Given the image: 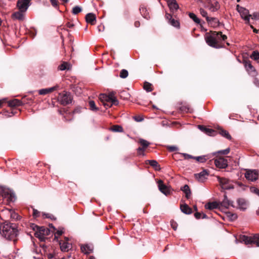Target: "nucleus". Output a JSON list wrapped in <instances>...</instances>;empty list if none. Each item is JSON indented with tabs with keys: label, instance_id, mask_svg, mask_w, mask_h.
I'll return each mask as SVG.
<instances>
[{
	"label": "nucleus",
	"instance_id": "1",
	"mask_svg": "<svg viewBox=\"0 0 259 259\" xmlns=\"http://www.w3.org/2000/svg\"><path fill=\"white\" fill-rule=\"evenodd\" d=\"M227 38V36L223 34L222 32L211 31L210 34L206 35L205 39L209 46L214 48H221L223 47L222 41Z\"/></svg>",
	"mask_w": 259,
	"mask_h": 259
},
{
	"label": "nucleus",
	"instance_id": "2",
	"mask_svg": "<svg viewBox=\"0 0 259 259\" xmlns=\"http://www.w3.org/2000/svg\"><path fill=\"white\" fill-rule=\"evenodd\" d=\"M17 232L15 224H0V233L8 240L14 239L17 235Z\"/></svg>",
	"mask_w": 259,
	"mask_h": 259
},
{
	"label": "nucleus",
	"instance_id": "3",
	"mask_svg": "<svg viewBox=\"0 0 259 259\" xmlns=\"http://www.w3.org/2000/svg\"><path fill=\"white\" fill-rule=\"evenodd\" d=\"M99 99L106 108L111 107L113 105H117L118 101L113 93L108 95L101 94Z\"/></svg>",
	"mask_w": 259,
	"mask_h": 259
},
{
	"label": "nucleus",
	"instance_id": "4",
	"mask_svg": "<svg viewBox=\"0 0 259 259\" xmlns=\"http://www.w3.org/2000/svg\"><path fill=\"white\" fill-rule=\"evenodd\" d=\"M33 225L34 226L32 227V228L35 231V236L39 238L40 241H44L46 236L50 234V230L44 226L38 227L36 225Z\"/></svg>",
	"mask_w": 259,
	"mask_h": 259
},
{
	"label": "nucleus",
	"instance_id": "5",
	"mask_svg": "<svg viewBox=\"0 0 259 259\" xmlns=\"http://www.w3.org/2000/svg\"><path fill=\"white\" fill-rule=\"evenodd\" d=\"M9 216L13 220H18L20 219V215H19L15 211L11 209H3L0 213V217L2 220H6Z\"/></svg>",
	"mask_w": 259,
	"mask_h": 259
},
{
	"label": "nucleus",
	"instance_id": "6",
	"mask_svg": "<svg viewBox=\"0 0 259 259\" xmlns=\"http://www.w3.org/2000/svg\"><path fill=\"white\" fill-rule=\"evenodd\" d=\"M242 63L243 64L246 71L249 75L252 77H256L257 75V72L254 66L251 64L250 61L244 60Z\"/></svg>",
	"mask_w": 259,
	"mask_h": 259
},
{
	"label": "nucleus",
	"instance_id": "7",
	"mask_svg": "<svg viewBox=\"0 0 259 259\" xmlns=\"http://www.w3.org/2000/svg\"><path fill=\"white\" fill-rule=\"evenodd\" d=\"M237 10L241 18L245 21V23L250 24V14H249L248 10L243 7H240L239 5L237 6Z\"/></svg>",
	"mask_w": 259,
	"mask_h": 259
},
{
	"label": "nucleus",
	"instance_id": "8",
	"mask_svg": "<svg viewBox=\"0 0 259 259\" xmlns=\"http://www.w3.org/2000/svg\"><path fill=\"white\" fill-rule=\"evenodd\" d=\"M218 181L219 182L221 188L224 190H229L234 188L232 183L228 179L217 177Z\"/></svg>",
	"mask_w": 259,
	"mask_h": 259
},
{
	"label": "nucleus",
	"instance_id": "9",
	"mask_svg": "<svg viewBox=\"0 0 259 259\" xmlns=\"http://www.w3.org/2000/svg\"><path fill=\"white\" fill-rule=\"evenodd\" d=\"M72 98L70 93L64 91L58 96V101L62 105H65L71 103Z\"/></svg>",
	"mask_w": 259,
	"mask_h": 259
},
{
	"label": "nucleus",
	"instance_id": "10",
	"mask_svg": "<svg viewBox=\"0 0 259 259\" xmlns=\"http://www.w3.org/2000/svg\"><path fill=\"white\" fill-rule=\"evenodd\" d=\"M157 185L159 190L166 196L170 195L171 193L170 187L164 184L163 181L159 180L157 181Z\"/></svg>",
	"mask_w": 259,
	"mask_h": 259
},
{
	"label": "nucleus",
	"instance_id": "11",
	"mask_svg": "<svg viewBox=\"0 0 259 259\" xmlns=\"http://www.w3.org/2000/svg\"><path fill=\"white\" fill-rule=\"evenodd\" d=\"M139 143L140 144L141 146L137 149V153L138 155L144 156L145 151L150 145V143L147 141L143 139H140L139 141Z\"/></svg>",
	"mask_w": 259,
	"mask_h": 259
},
{
	"label": "nucleus",
	"instance_id": "12",
	"mask_svg": "<svg viewBox=\"0 0 259 259\" xmlns=\"http://www.w3.org/2000/svg\"><path fill=\"white\" fill-rule=\"evenodd\" d=\"M245 177L248 180L253 182L259 178V173L256 170H249L246 172Z\"/></svg>",
	"mask_w": 259,
	"mask_h": 259
},
{
	"label": "nucleus",
	"instance_id": "13",
	"mask_svg": "<svg viewBox=\"0 0 259 259\" xmlns=\"http://www.w3.org/2000/svg\"><path fill=\"white\" fill-rule=\"evenodd\" d=\"M31 0H19L17 2V7L19 11L26 12L28 9Z\"/></svg>",
	"mask_w": 259,
	"mask_h": 259
},
{
	"label": "nucleus",
	"instance_id": "14",
	"mask_svg": "<svg viewBox=\"0 0 259 259\" xmlns=\"http://www.w3.org/2000/svg\"><path fill=\"white\" fill-rule=\"evenodd\" d=\"M214 164L218 168H225L228 166V161L224 158L220 157L214 160Z\"/></svg>",
	"mask_w": 259,
	"mask_h": 259
},
{
	"label": "nucleus",
	"instance_id": "15",
	"mask_svg": "<svg viewBox=\"0 0 259 259\" xmlns=\"http://www.w3.org/2000/svg\"><path fill=\"white\" fill-rule=\"evenodd\" d=\"M208 174L205 170H203L198 174H195V178L200 182H204L207 179Z\"/></svg>",
	"mask_w": 259,
	"mask_h": 259
},
{
	"label": "nucleus",
	"instance_id": "16",
	"mask_svg": "<svg viewBox=\"0 0 259 259\" xmlns=\"http://www.w3.org/2000/svg\"><path fill=\"white\" fill-rule=\"evenodd\" d=\"M206 8L211 12H214L220 9V6L218 2H214L208 3Z\"/></svg>",
	"mask_w": 259,
	"mask_h": 259
},
{
	"label": "nucleus",
	"instance_id": "17",
	"mask_svg": "<svg viewBox=\"0 0 259 259\" xmlns=\"http://www.w3.org/2000/svg\"><path fill=\"white\" fill-rule=\"evenodd\" d=\"M241 241L244 242L246 245L251 244L254 243V236H247L242 235L240 237Z\"/></svg>",
	"mask_w": 259,
	"mask_h": 259
},
{
	"label": "nucleus",
	"instance_id": "18",
	"mask_svg": "<svg viewBox=\"0 0 259 259\" xmlns=\"http://www.w3.org/2000/svg\"><path fill=\"white\" fill-rule=\"evenodd\" d=\"M238 208L241 210H245L248 207V203L243 198H239L237 200Z\"/></svg>",
	"mask_w": 259,
	"mask_h": 259
},
{
	"label": "nucleus",
	"instance_id": "19",
	"mask_svg": "<svg viewBox=\"0 0 259 259\" xmlns=\"http://www.w3.org/2000/svg\"><path fill=\"white\" fill-rule=\"evenodd\" d=\"M167 5L170 11L172 12L176 11L179 8L178 3L175 0H168Z\"/></svg>",
	"mask_w": 259,
	"mask_h": 259
},
{
	"label": "nucleus",
	"instance_id": "20",
	"mask_svg": "<svg viewBox=\"0 0 259 259\" xmlns=\"http://www.w3.org/2000/svg\"><path fill=\"white\" fill-rule=\"evenodd\" d=\"M85 20L88 23L94 25L96 22V15L93 13H89L85 16Z\"/></svg>",
	"mask_w": 259,
	"mask_h": 259
},
{
	"label": "nucleus",
	"instance_id": "21",
	"mask_svg": "<svg viewBox=\"0 0 259 259\" xmlns=\"http://www.w3.org/2000/svg\"><path fill=\"white\" fill-rule=\"evenodd\" d=\"M81 252L84 254H90L93 251V246L92 245L84 244L80 247Z\"/></svg>",
	"mask_w": 259,
	"mask_h": 259
},
{
	"label": "nucleus",
	"instance_id": "22",
	"mask_svg": "<svg viewBox=\"0 0 259 259\" xmlns=\"http://www.w3.org/2000/svg\"><path fill=\"white\" fill-rule=\"evenodd\" d=\"M206 21L208 24L213 27H216L219 26V21L218 19L216 18L207 17Z\"/></svg>",
	"mask_w": 259,
	"mask_h": 259
},
{
	"label": "nucleus",
	"instance_id": "23",
	"mask_svg": "<svg viewBox=\"0 0 259 259\" xmlns=\"http://www.w3.org/2000/svg\"><path fill=\"white\" fill-rule=\"evenodd\" d=\"M58 88V86H55L52 88H47V89H42L41 90H39L38 91V93L39 95H45L46 94H48L49 93H50L55 90H56Z\"/></svg>",
	"mask_w": 259,
	"mask_h": 259
},
{
	"label": "nucleus",
	"instance_id": "24",
	"mask_svg": "<svg viewBox=\"0 0 259 259\" xmlns=\"http://www.w3.org/2000/svg\"><path fill=\"white\" fill-rule=\"evenodd\" d=\"M221 205L226 208H228L230 206L234 207L233 202L229 200L226 195L224 196V198L221 202Z\"/></svg>",
	"mask_w": 259,
	"mask_h": 259
},
{
	"label": "nucleus",
	"instance_id": "25",
	"mask_svg": "<svg viewBox=\"0 0 259 259\" xmlns=\"http://www.w3.org/2000/svg\"><path fill=\"white\" fill-rule=\"evenodd\" d=\"M181 211L187 214L192 213V209L186 204H181L180 206Z\"/></svg>",
	"mask_w": 259,
	"mask_h": 259
},
{
	"label": "nucleus",
	"instance_id": "26",
	"mask_svg": "<svg viewBox=\"0 0 259 259\" xmlns=\"http://www.w3.org/2000/svg\"><path fill=\"white\" fill-rule=\"evenodd\" d=\"M60 245V248L63 251H68L71 247L69 243L65 241L61 242Z\"/></svg>",
	"mask_w": 259,
	"mask_h": 259
},
{
	"label": "nucleus",
	"instance_id": "27",
	"mask_svg": "<svg viewBox=\"0 0 259 259\" xmlns=\"http://www.w3.org/2000/svg\"><path fill=\"white\" fill-rule=\"evenodd\" d=\"M181 189L182 191H183L185 193V197L187 199H189L191 196V193L190 189L189 187L188 186V185H185L183 187H182Z\"/></svg>",
	"mask_w": 259,
	"mask_h": 259
},
{
	"label": "nucleus",
	"instance_id": "28",
	"mask_svg": "<svg viewBox=\"0 0 259 259\" xmlns=\"http://www.w3.org/2000/svg\"><path fill=\"white\" fill-rule=\"evenodd\" d=\"M199 128L203 132H204L205 134L209 136L213 135V133L215 132L214 130L206 128V127L203 125H199Z\"/></svg>",
	"mask_w": 259,
	"mask_h": 259
},
{
	"label": "nucleus",
	"instance_id": "29",
	"mask_svg": "<svg viewBox=\"0 0 259 259\" xmlns=\"http://www.w3.org/2000/svg\"><path fill=\"white\" fill-rule=\"evenodd\" d=\"M219 204L217 202H208L205 205V208L209 210L217 208Z\"/></svg>",
	"mask_w": 259,
	"mask_h": 259
},
{
	"label": "nucleus",
	"instance_id": "30",
	"mask_svg": "<svg viewBox=\"0 0 259 259\" xmlns=\"http://www.w3.org/2000/svg\"><path fill=\"white\" fill-rule=\"evenodd\" d=\"M148 163L152 166L156 170H159L160 167L157 161L155 160H148L147 161Z\"/></svg>",
	"mask_w": 259,
	"mask_h": 259
},
{
	"label": "nucleus",
	"instance_id": "31",
	"mask_svg": "<svg viewBox=\"0 0 259 259\" xmlns=\"http://www.w3.org/2000/svg\"><path fill=\"white\" fill-rule=\"evenodd\" d=\"M21 105V102L16 99L10 100L8 102V105L10 107L19 106Z\"/></svg>",
	"mask_w": 259,
	"mask_h": 259
},
{
	"label": "nucleus",
	"instance_id": "32",
	"mask_svg": "<svg viewBox=\"0 0 259 259\" xmlns=\"http://www.w3.org/2000/svg\"><path fill=\"white\" fill-rule=\"evenodd\" d=\"M209 158L206 155H203L200 156L194 157L193 159H195L197 161L200 162L201 163L205 162Z\"/></svg>",
	"mask_w": 259,
	"mask_h": 259
},
{
	"label": "nucleus",
	"instance_id": "33",
	"mask_svg": "<svg viewBox=\"0 0 259 259\" xmlns=\"http://www.w3.org/2000/svg\"><path fill=\"white\" fill-rule=\"evenodd\" d=\"M111 131L114 132H123V129L122 127L119 125H114L112 126L111 128Z\"/></svg>",
	"mask_w": 259,
	"mask_h": 259
},
{
	"label": "nucleus",
	"instance_id": "34",
	"mask_svg": "<svg viewBox=\"0 0 259 259\" xmlns=\"http://www.w3.org/2000/svg\"><path fill=\"white\" fill-rule=\"evenodd\" d=\"M24 12H21L20 11H19L18 12H15L13 14V16L17 19L22 20L24 17L23 13H24Z\"/></svg>",
	"mask_w": 259,
	"mask_h": 259
},
{
	"label": "nucleus",
	"instance_id": "35",
	"mask_svg": "<svg viewBox=\"0 0 259 259\" xmlns=\"http://www.w3.org/2000/svg\"><path fill=\"white\" fill-rule=\"evenodd\" d=\"M89 108L91 110L93 111H97L99 109V108L96 106L95 103L94 101H90L89 102Z\"/></svg>",
	"mask_w": 259,
	"mask_h": 259
},
{
	"label": "nucleus",
	"instance_id": "36",
	"mask_svg": "<svg viewBox=\"0 0 259 259\" xmlns=\"http://www.w3.org/2000/svg\"><path fill=\"white\" fill-rule=\"evenodd\" d=\"M250 58L257 61L258 63H259V53L256 51H253L251 55L250 56Z\"/></svg>",
	"mask_w": 259,
	"mask_h": 259
},
{
	"label": "nucleus",
	"instance_id": "37",
	"mask_svg": "<svg viewBox=\"0 0 259 259\" xmlns=\"http://www.w3.org/2000/svg\"><path fill=\"white\" fill-rule=\"evenodd\" d=\"M219 133L222 136L225 137L226 138L228 139H231V136L227 131L221 129L220 130Z\"/></svg>",
	"mask_w": 259,
	"mask_h": 259
},
{
	"label": "nucleus",
	"instance_id": "38",
	"mask_svg": "<svg viewBox=\"0 0 259 259\" xmlns=\"http://www.w3.org/2000/svg\"><path fill=\"white\" fill-rule=\"evenodd\" d=\"M189 16L190 18H191L196 23L199 24L200 23V19L197 18L195 14L193 13H190L189 14Z\"/></svg>",
	"mask_w": 259,
	"mask_h": 259
},
{
	"label": "nucleus",
	"instance_id": "39",
	"mask_svg": "<svg viewBox=\"0 0 259 259\" xmlns=\"http://www.w3.org/2000/svg\"><path fill=\"white\" fill-rule=\"evenodd\" d=\"M144 89L147 92H151L153 90L152 85L149 82H145L144 84Z\"/></svg>",
	"mask_w": 259,
	"mask_h": 259
},
{
	"label": "nucleus",
	"instance_id": "40",
	"mask_svg": "<svg viewBox=\"0 0 259 259\" xmlns=\"http://www.w3.org/2000/svg\"><path fill=\"white\" fill-rule=\"evenodd\" d=\"M2 196L8 198L10 201H13L14 198V196L9 194L8 192H4V194H2Z\"/></svg>",
	"mask_w": 259,
	"mask_h": 259
},
{
	"label": "nucleus",
	"instance_id": "41",
	"mask_svg": "<svg viewBox=\"0 0 259 259\" xmlns=\"http://www.w3.org/2000/svg\"><path fill=\"white\" fill-rule=\"evenodd\" d=\"M82 11V9L79 6H75L72 9V12L73 14L76 15L79 13L81 12Z\"/></svg>",
	"mask_w": 259,
	"mask_h": 259
},
{
	"label": "nucleus",
	"instance_id": "42",
	"mask_svg": "<svg viewBox=\"0 0 259 259\" xmlns=\"http://www.w3.org/2000/svg\"><path fill=\"white\" fill-rule=\"evenodd\" d=\"M58 68L60 70H65L66 69H69V64L66 62H64L60 65H59Z\"/></svg>",
	"mask_w": 259,
	"mask_h": 259
},
{
	"label": "nucleus",
	"instance_id": "43",
	"mask_svg": "<svg viewBox=\"0 0 259 259\" xmlns=\"http://www.w3.org/2000/svg\"><path fill=\"white\" fill-rule=\"evenodd\" d=\"M128 71L125 69H122L120 72V77L122 78H125L128 76Z\"/></svg>",
	"mask_w": 259,
	"mask_h": 259
},
{
	"label": "nucleus",
	"instance_id": "44",
	"mask_svg": "<svg viewBox=\"0 0 259 259\" xmlns=\"http://www.w3.org/2000/svg\"><path fill=\"white\" fill-rule=\"evenodd\" d=\"M169 23L173 26L178 27L179 26V22L178 21L175 20L174 19H170Z\"/></svg>",
	"mask_w": 259,
	"mask_h": 259
},
{
	"label": "nucleus",
	"instance_id": "45",
	"mask_svg": "<svg viewBox=\"0 0 259 259\" xmlns=\"http://www.w3.org/2000/svg\"><path fill=\"white\" fill-rule=\"evenodd\" d=\"M230 149L229 148H228L225 150L218 151V152L214 153V154H215L216 153H218V154H221L222 155H226V154H228L230 152Z\"/></svg>",
	"mask_w": 259,
	"mask_h": 259
},
{
	"label": "nucleus",
	"instance_id": "46",
	"mask_svg": "<svg viewBox=\"0 0 259 259\" xmlns=\"http://www.w3.org/2000/svg\"><path fill=\"white\" fill-rule=\"evenodd\" d=\"M199 12H200V14L201 15V16L205 18L206 20H207V17H209L208 16V15H207V12L205 10H204L203 9L200 8L199 9Z\"/></svg>",
	"mask_w": 259,
	"mask_h": 259
},
{
	"label": "nucleus",
	"instance_id": "47",
	"mask_svg": "<svg viewBox=\"0 0 259 259\" xmlns=\"http://www.w3.org/2000/svg\"><path fill=\"white\" fill-rule=\"evenodd\" d=\"M250 19H251L253 20H259V13H254L252 15L250 14Z\"/></svg>",
	"mask_w": 259,
	"mask_h": 259
},
{
	"label": "nucleus",
	"instance_id": "48",
	"mask_svg": "<svg viewBox=\"0 0 259 259\" xmlns=\"http://www.w3.org/2000/svg\"><path fill=\"white\" fill-rule=\"evenodd\" d=\"M64 233V229L63 228H60L58 229L55 234V238H57L59 236H60L63 233Z\"/></svg>",
	"mask_w": 259,
	"mask_h": 259
},
{
	"label": "nucleus",
	"instance_id": "49",
	"mask_svg": "<svg viewBox=\"0 0 259 259\" xmlns=\"http://www.w3.org/2000/svg\"><path fill=\"white\" fill-rule=\"evenodd\" d=\"M180 154L182 155L185 159H193L194 158V156L187 153H180Z\"/></svg>",
	"mask_w": 259,
	"mask_h": 259
},
{
	"label": "nucleus",
	"instance_id": "50",
	"mask_svg": "<svg viewBox=\"0 0 259 259\" xmlns=\"http://www.w3.org/2000/svg\"><path fill=\"white\" fill-rule=\"evenodd\" d=\"M250 189L251 192L256 194L257 195H259V189H258L256 187H252L250 188Z\"/></svg>",
	"mask_w": 259,
	"mask_h": 259
},
{
	"label": "nucleus",
	"instance_id": "51",
	"mask_svg": "<svg viewBox=\"0 0 259 259\" xmlns=\"http://www.w3.org/2000/svg\"><path fill=\"white\" fill-rule=\"evenodd\" d=\"M169 151L173 152L178 150V148L175 146H170L168 147Z\"/></svg>",
	"mask_w": 259,
	"mask_h": 259
},
{
	"label": "nucleus",
	"instance_id": "52",
	"mask_svg": "<svg viewBox=\"0 0 259 259\" xmlns=\"http://www.w3.org/2000/svg\"><path fill=\"white\" fill-rule=\"evenodd\" d=\"M228 216L232 220H235L237 218V215L235 213H229Z\"/></svg>",
	"mask_w": 259,
	"mask_h": 259
},
{
	"label": "nucleus",
	"instance_id": "53",
	"mask_svg": "<svg viewBox=\"0 0 259 259\" xmlns=\"http://www.w3.org/2000/svg\"><path fill=\"white\" fill-rule=\"evenodd\" d=\"M253 82L255 85L257 87H259V79L257 78L256 77H253Z\"/></svg>",
	"mask_w": 259,
	"mask_h": 259
},
{
	"label": "nucleus",
	"instance_id": "54",
	"mask_svg": "<svg viewBox=\"0 0 259 259\" xmlns=\"http://www.w3.org/2000/svg\"><path fill=\"white\" fill-rule=\"evenodd\" d=\"M39 212L36 209H33V215L36 218L39 216Z\"/></svg>",
	"mask_w": 259,
	"mask_h": 259
},
{
	"label": "nucleus",
	"instance_id": "55",
	"mask_svg": "<svg viewBox=\"0 0 259 259\" xmlns=\"http://www.w3.org/2000/svg\"><path fill=\"white\" fill-rule=\"evenodd\" d=\"M171 227L175 230H176L177 228V224L176 222H175L174 221H171Z\"/></svg>",
	"mask_w": 259,
	"mask_h": 259
},
{
	"label": "nucleus",
	"instance_id": "56",
	"mask_svg": "<svg viewBox=\"0 0 259 259\" xmlns=\"http://www.w3.org/2000/svg\"><path fill=\"white\" fill-rule=\"evenodd\" d=\"M202 214V213H200V212H196V213L194 214V215H195V217L197 219H199L201 218Z\"/></svg>",
	"mask_w": 259,
	"mask_h": 259
},
{
	"label": "nucleus",
	"instance_id": "57",
	"mask_svg": "<svg viewBox=\"0 0 259 259\" xmlns=\"http://www.w3.org/2000/svg\"><path fill=\"white\" fill-rule=\"evenodd\" d=\"M53 6L56 7L58 6V2L57 0H50Z\"/></svg>",
	"mask_w": 259,
	"mask_h": 259
},
{
	"label": "nucleus",
	"instance_id": "58",
	"mask_svg": "<svg viewBox=\"0 0 259 259\" xmlns=\"http://www.w3.org/2000/svg\"><path fill=\"white\" fill-rule=\"evenodd\" d=\"M250 27L251 29H252L253 32L255 33H258L259 32V30L256 29V28H254V27L252 26V25L250 23Z\"/></svg>",
	"mask_w": 259,
	"mask_h": 259
},
{
	"label": "nucleus",
	"instance_id": "59",
	"mask_svg": "<svg viewBox=\"0 0 259 259\" xmlns=\"http://www.w3.org/2000/svg\"><path fill=\"white\" fill-rule=\"evenodd\" d=\"M104 26L103 25H100L98 26V29L99 31H102L104 30Z\"/></svg>",
	"mask_w": 259,
	"mask_h": 259
},
{
	"label": "nucleus",
	"instance_id": "60",
	"mask_svg": "<svg viewBox=\"0 0 259 259\" xmlns=\"http://www.w3.org/2000/svg\"><path fill=\"white\" fill-rule=\"evenodd\" d=\"M134 25L136 27H139L140 26V22L138 21L135 22Z\"/></svg>",
	"mask_w": 259,
	"mask_h": 259
},
{
	"label": "nucleus",
	"instance_id": "61",
	"mask_svg": "<svg viewBox=\"0 0 259 259\" xmlns=\"http://www.w3.org/2000/svg\"><path fill=\"white\" fill-rule=\"evenodd\" d=\"M47 256H48V258L52 259L54 257V255L52 253H49L47 254Z\"/></svg>",
	"mask_w": 259,
	"mask_h": 259
},
{
	"label": "nucleus",
	"instance_id": "62",
	"mask_svg": "<svg viewBox=\"0 0 259 259\" xmlns=\"http://www.w3.org/2000/svg\"><path fill=\"white\" fill-rule=\"evenodd\" d=\"M255 240H259V234H255L253 235Z\"/></svg>",
	"mask_w": 259,
	"mask_h": 259
},
{
	"label": "nucleus",
	"instance_id": "63",
	"mask_svg": "<svg viewBox=\"0 0 259 259\" xmlns=\"http://www.w3.org/2000/svg\"><path fill=\"white\" fill-rule=\"evenodd\" d=\"M165 16H166V18L167 19H168V20H169V21H170V19H171V18H172L170 14H166V15H165Z\"/></svg>",
	"mask_w": 259,
	"mask_h": 259
},
{
	"label": "nucleus",
	"instance_id": "64",
	"mask_svg": "<svg viewBox=\"0 0 259 259\" xmlns=\"http://www.w3.org/2000/svg\"><path fill=\"white\" fill-rule=\"evenodd\" d=\"M253 243L255 244L257 247H259V240L254 239V242Z\"/></svg>",
	"mask_w": 259,
	"mask_h": 259
}]
</instances>
